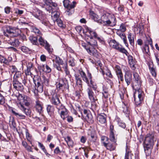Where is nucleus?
Returning a JSON list of instances; mask_svg holds the SVG:
<instances>
[{
	"label": "nucleus",
	"mask_w": 159,
	"mask_h": 159,
	"mask_svg": "<svg viewBox=\"0 0 159 159\" xmlns=\"http://www.w3.org/2000/svg\"><path fill=\"white\" fill-rule=\"evenodd\" d=\"M154 141V135L153 133L147 134L143 142V147L147 156H149L151 153Z\"/></svg>",
	"instance_id": "nucleus-1"
},
{
	"label": "nucleus",
	"mask_w": 159,
	"mask_h": 159,
	"mask_svg": "<svg viewBox=\"0 0 159 159\" xmlns=\"http://www.w3.org/2000/svg\"><path fill=\"white\" fill-rule=\"evenodd\" d=\"M90 40L88 42L89 44L86 45L85 43H84L82 45V46L90 55L98 58V57L100 56V54L97 52L95 48L97 46V42L92 37H90Z\"/></svg>",
	"instance_id": "nucleus-2"
},
{
	"label": "nucleus",
	"mask_w": 159,
	"mask_h": 159,
	"mask_svg": "<svg viewBox=\"0 0 159 159\" xmlns=\"http://www.w3.org/2000/svg\"><path fill=\"white\" fill-rule=\"evenodd\" d=\"M116 19L114 16L109 13L103 15L101 19H99L98 23L105 26L115 25L116 24Z\"/></svg>",
	"instance_id": "nucleus-3"
},
{
	"label": "nucleus",
	"mask_w": 159,
	"mask_h": 159,
	"mask_svg": "<svg viewBox=\"0 0 159 159\" xmlns=\"http://www.w3.org/2000/svg\"><path fill=\"white\" fill-rule=\"evenodd\" d=\"M31 13L33 16L40 20L42 23L44 25L47 26L48 25V22L46 16L41 11L36 10Z\"/></svg>",
	"instance_id": "nucleus-4"
},
{
	"label": "nucleus",
	"mask_w": 159,
	"mask_h": 159,
	"mask_svg": "<svg viewBox=\"0 0 159 159\" xmlns=\"http://www.w3.org/2000/svg\"><path fill=\"white\" fill-rule=\"evenodd\" d=\"M13 30L11 37L10 38V40H8V43L12 46L17 47L19 45V42L17 39H16L12 37H16L20 35L21 32L20 30L16 28L13 27Z\"/></svg>",
	"instance_id": "nucleus-5"
},
{
	"label": "nucleus",
	"mask_w": 159,
	"mask_h": 159,
	"mask_svg": "<svg viewBox=\"0 0 159 159\" xmlns=\"http://www.w3.org/2000/svg\"><path fill=\"white\" fill-rule=\"evenodd\" d=\"M63 4L64 7L68 9L66 12L67 14L70 16L73 13L74 11V7L76 4L75 2H73L72 3L68 0H64L63 1Z\"/></svg>",
	"instance_id": "nucleus-6"
},
{
	"label": "nucleus",
	"mask_w": 159,
	"mask_h": 159,
	"mask_svg": "<svg viewBox=\"0 0 159 159\" xmlns=\"http://www.w3.org/2000/svg\"><path fill=\"white\" fill-rule=\"evenodd\" d=\"M134 101L137 106H139L143 100L144 97L143 92L141 89H139L136 91L134 95Z\"/></svg>",
	"instance_id": "nucleus-7"
},
{
	"label": "nucleus",
	"mask_w": 159,
	"mask_h": 159,
	"mask_svg": "<svg viewBox=\"0 0 159 159\" xmlns=\"http://www.w3.org/2000/svg\"><path fill=\"white\" fill-rule=\"evenodd\" d=\"M109 43L110 47L117 50L121 52L125 53L126 55H127L128 52L127 50L123 48L121 45L117 43L115 40L114 39L111 40L109 41Z\"/></svg>",
	"instance_id": "nucleus-8"
},
{
	"label": "nucleus",
	"mask_w": 159,
	"mask_h": 159,
	"mask_svg": "<svg viewBox=\"0 0 159 159\" xmlns=\"http://www.w3.org/2000/svg\"><path fill=\"white\" fill-rule=\"evenodd\" d=\"M80 74L83 80L86 83L88 86H90L89 87L92 88L93 90H96L97 89V87L95 84L92 80H90V81L89 82L85 73L83 71H81Z\"/></svg>",
	"instance_id": "nucleus-9"
},
{
	"label": "nucleus",
	"mask_w": 159,
	"mask_h": 159,
	"mask_svg": "<svg viewBox=\"0 0 159 159\" xmlns=\"http://www.w3.org/2000/svg\"><path fill=\"white\" fill-rule=\"evenodd\" d=\"M46 9L47 11H49L50 9V10L52 11L51 12V17L55 23L56 20L59 19V16L60 15V13L59 9H56V11H53V10H52V8L50 7H49V8L48 9L47 7H46Z\"/></svg>",
	"instance_id": "nucleus-10"
},
{
	"label": "nucleus",
	"mask_w": 159,
	"mask_h": 159,
	"mask_svg": "<svg viewBox=\"0 0 159 159\" xmlns=\"http://www.w3.org/2000/svg\"><path fill=\"white\" fill-rule=\"evenodd\" d=\"M38 68L40 71L44 72L46 73H48L51 71V69L48 65L43 64H38Z\"/></svg>",
	"instance_id": "nucleus-11"
},
{
	"label": "nucleus",
	"mask_w": 159,
	"mask_h": 159,
	"mask_svg": "<svg viewBox=\"0 0 159 159\" xmlns=\"http://www.w3.org/2000/svg\"><path fill=\"white\" fill-rule=\"evenodd\" d=\"M85 30H84L83 32L84 33H85L88 36L89 35L88 33L90 35L89 36L90 38V37H92L93 36H94L96 38H98V39H100L99 38L97 37V33L91 30V29L88 27H86L85 28Z\"/></svg>",
	"instance_id": "nucleus-12"
},
{
	"label": "nucleus",
	"mask_w": 159,
	"mask_h": 159,
	"mask_svg": "<svg viewBox=\"0 0 159 159\" xmlns=\"http://www.w3.org/2000/svg\"><path fill=\"white\" fill-rule=\"evenodd\" d=\"M85 30H84L83 32L84 33H85L88 36L89 35L88 33L90 35L89 36L90 38V37H92L93 36H94L96 38H98V39H100L99 38L97 37V33L91 30V29L88 27H86L85 28Z\"/></svg>",
	"instance_id": "nucleus-13"
},
{
	"label": "nucleus",
	"mask_w": 159,
	"mask_h": 159,
	"mask_svg": "<svg viewBox=\"0 0 159 159\" xmlns=\"http://www.w3.org/2000/svg\"><path fill=\"white\" fill-rule=\"evenodd\" d=\"M86 92L88 94L89 99L91 101L93 102H95V101L97 100V99L96 97H95V98L94 93L91 88L88 87L86 89Z\"/></svg>",
	"instance_id": "nucleus-14"
},
{
	"label": "nucleus",
	"mask_w": 159,
	"mask_h": 159,
	"mask_svg": "<svg viewBox=\"0 0 159 159\" xmlns=\"http://www.w3.org/2000/svg\"><path fill=\"white\" fill-rule=\"evenodd\" d=\"M21 81H13V84L14 88L16 90L22 91L24 89V86L20 82Z\"/></svg>",
	"instance_id": "nucleus-15"
},
{
	"label": "nucleus",
	"mask_w": 159,
	"mask_h": 159,
	"mask_svg": "<svg viewBox=\"0 0 159 159\" xmlns=\"http://www.w3.org/2000/svg\"><path fill=\"white\" fill-rule=\"evenodd\" d=\"M119 29L117 30L116 32V34L118 35L123 41L124 43L127 47H128V44L127 42L126 37L125 34Z\"/></svg>",
	"instance_id": "nucleus-16"
},
{
	"label": "nucleus",
	"mask_w": 159,
	"mask_h": 159,
	"mask_svg": "<svg viewBox=\"0 0 159 159\" xmlns=\"http://www.w3.org/2000/svg\"><path fill=\"white\" fill-rule=\"evenodd\" d=\"M125 81L128 86L132 81V74L129 71L126 72L125 75Z\"/></svg>",
	"instance_id": "nucleus-17"
},
{
	"label": "nucleus",
	"mask_w": 159,
	"mask_h": 159,
	"mask_svg": "<svg viewBox=\"0 0 159 159\" xmlns=\"http://www.w3.org/2000/svg\"><path fill=\"white\" fill-rule=\"evenodd\" d=\"M52 104L58 106L61 104V102L57 94H54L51 100Z\"/></svg>",
	"instance_id": "nucleus-18"
},
{
	"label": "nucleus",
	"mask_w": 159,
	"mask_h": 159,
	"mask_svg": "<svg viewBox=\"0 0 159 159\" xmlns=\"http://www.w3.org/2000/svg\"><path fill=\"white\" fill-rule=\"evenodd\" d=\"M10 111H11L13 115H14L18 118L21 119H24L25 118V116L21 114H19L16 111L12 108L10 109Z\"/></svg>",
	"instance_id": "nucleus-19"
},
{
	"label": "nucleus",
	"mask_w": 159,
	"mask_h": 159,
	"mask_svg": "<svg viewBox=\"0 0 159 159\" xmlns=\"http://www.w3.org/2000/svg\"><path fill=\"white\" fill-rule=\"evenodd\" d=\"M106 116L103 114H99L98 115L97 120L101 124H104L106 122Z\"/></svg>",
	"instance_id": "nucleus-20"
},
{
	"label": "nucleus",
	"mask_w": 159,
	"mask_h": 159,
	"mask_svg": "<svg viewBox=\"0 0 159 159\" xmlns=\"http://www.w3.org/2000/svg\"><path fill=\"white\" fill-rule=\"evenodd\" d=\"M13 27L8 26L7 27L6 31L4 33V35L7 37H11V35L13 31Z\"/></svg>",
	"instance_id": "nucleus-21"
},
{
	"label": "nucleus",
	"mask_w": 159,
	"mask_h": 159,
	"mask_svg": "<svg viewBox=\"0 0 159 159\" xmlns=\"http://www.w3.org/2000/svg\"><path fill=\"white\" fill-rule=\"evenodd\" d=\"M21 74V71H18L16 72L14 75L13 81H21L23 77Z\"/></svg>",
	"instance_id": "nucleus-22"
},
{
	"label": "nucleus",
	"mask_w": 159,
	"mask_h": 159,
	"mask_svg": "<svg viewBox=\"0 0 159 159\" xmlns=\"http://www.w3.org/2000/svg\"><path fill=\"white\" fill-rule=\"evenodd\" d=\"M133 156V154L131 153V151L130 150V149L126 146L124 159H132Z\"/></svg>",
	"instance_id": "nucleus-23"
},
{
	"label": "nucleus",
	"mask_w": 159,
	"mask_h": 159,
	"mask_svg": "<svg viewBox=\"0 0 159 159\" xmlns=\"http://www.w3.org/2000/svg\"><path fill=\"white\" fill-rule=\"evenodd\" d=\"M83 116L85 117V119L87 121L89 122H92L93 121L92 119L93 117L92 115L88 113V111L86 110H84Z\"/></svg>",
	"instance_id": "nucleus-24"
},
{
	"label": "nucleus",
	"mask_w": 159,
	"mask_h": 159,
	"mask_svg": "<svg viewBox=\"0 0 159 159\" xmlns=\"http://www.w3.org/2000/svg\"><path fill=\"white\" fill-rule=\"evenodd\" d=\"M35 107L37 111L39 113H40L43 109V105L42 102L39 100H36L35 102Z\"/></svg>",
	"instance_id": "nucleus-25"
},
{
	"label": "nucleus",
	"mask_w": 159,
	"mask_h": 159,
	"mask_svg": "<svg viewBox=\"0 0 159 159\" xmlns=\"http://www.w3.org/2000/svg\"><path fill=\"white\" fill-rule=\"evenodd\" d=\"M57 89L58 90H62L64 88L65 83L62 80H60L59 82L56 83Z\"/></svg>",
	"instance_id": "nucleus-26"
},
{
	"label": "nucleus",
	"mask_w": 159,
	"mask_h": 159,
	"mask_svg": "<svg viewBox=\"0 0 159 159\" xmlns=\"http://www.w3.org/2000/svg\"><path fill=\"white\" fill-rule=\"evenodd\" d=\"M19 107L20 109L24 112L26 115L27 116L30 115L31 113V111L28 108H25L22 104H20Z\"/></svg>",
	"instance_id": "nucleus-27"
},
{
	"label": "nucleus",
	"mask_w": 159,
	"mask_h": 159,
	"mask_svg": "<svg viewBox=\"0 0 159 159\" xmlns=\"http://www.w3.org/2000/svg\"><path fill=\"white\" fill-rule=\"evenodd\" d=\"M134 31L138 34L142 35L143 32V27L142 25H138L134 27Z\"/></svg>",
	"instance_id": "nucleus-28"
},
{
	"label": "nucleus",
	"mask_w": 159,
	"mask_h": 159,
	"mask_svg": "<svg viewBox=\"0 0 159 159\" xmlns=\"http://www.w3.org/2000/svg\"><path fill=\"white\" fill-rule=\"evenodd\" d=\"M104 147H105L107 150H109L110 151H113L115 150L116 148L115 144L111 143L109 142L104 146Z\"/></svg>",
	"instance_id": "nucleus-29"
},
{
	"label": "nucleus",
	"mask_w": 159,
	"mask_h": 159,
	"mask_svg": "<svg viewBox=\"0 0 159 159\" xmlns=\"http://www.w3.org/2000/svg\"><path fill=\"white\" fill-rule=\"evenodd\" d=\"M128 38L129 42V43L132 46L134 45V35L131 33H129L128 34Z\"/></svg>",
	"instance_id": "nucleus-30"
},
{
	"label": "nucleus",
	"mask_w": 159,
	"mask_h": 159,
	"mask_svg": "<svg viewBox=\"0 0 159 159\" xmlns=\"http://www.w3.org/2000/svg\"><path fill=\"white\" fill-rule=\"evenodd\" d=\"M32 66V64L31 63L30 64V66H27V69L25 71V73L26 75H30L32 78L33 77V75L31 72V67Z\"/></svg>",
	"instance_id": "nucleus-31"
},
{
	"label": "nucleus",
	"mask_w": 159,
	"mask_h": 159,
	"mask_svg": "<svg viewBox=\"0 0 159 159\" xmlns=\"http://www.w3.org/2000/svg\"><path fill=\"white\" fill-rule=\"evenodd\" d=\"M47 110L48 115L51 116L53 114L54 111V107L50 105H47Z\"/></svg>",
	"instance_id": "nucleus-32"
},
{
	"label": "nucleus",
	"mask_w": 159,
	"mask_h": 159,
	"mask_svg": "<svg viewBox=\"0 0 159 159\" xmlns=\"http://www.w3.org/2000/svg\"><path fill=\"white\" fill-rule=\"evenodd\" d=\"M133 75L134 79V81L138 84V85H140L141 84V82L140 80V77L138 74L135 72H133Z\"/></svg>",
	"instance_id": "nucleus-33"
},
{
	"label": "nucleus",
	"mask_w": 159,
	"mask_h": 159,
	"mask_svg": "<svg viewBox=\"0 0 159 159\" xmlns=\"http://www.w3.org/2000/svg\"><path fill=\"white\" fill-rule=\"evenodd\" d=\"M89 15L90 17L92 19L94 20V21L98 22L99 18L98 16L93 11H90Z\"/></svg>",
	"instance_id": "nucleus-34"
},
{
	"label": "nucleus",
	"mask_w": 159,
	"mask_h": 159,
	"mask_svg": "<svg viewBox=\"0 0 159 159\" xmlns=\"http://www.w3.org/2000/svg\"><path fill=\"white\" fill-rule=\"evenodd\" d=\"M22 80V82L24 85L28 89H29L31 87V84L30 80L28 81L26 80L25 78L24 77L23 78H22V80Z\"/></svg>",
	"instance_id": "nucleus-35"
},
{
	"label": "nucleus",
	"mask_w": 159,
	"mask_h": 159,
	"mask_svg": "<svg viewBox=\"0 0 159 159\" xmlns=\"http://www.w3.org/2000/svg\"><path fill=\"white\" fill-rule=\"evenodd\" d=\"M30 98L26 96H25L23 98V99L22 100L21 103H23L26 106H28L30 105Z\"/></svg>",
	"instance_id": "nucleus-36"
},
{
	"label": "nucleus",
	"mask_w": 159,
	"mask_h": 159,
	"mask_svg": "<svg viewBox=\"0 0 159 159\" xmlns=\"http://www.w3.org/2000/svg\"><path fill=\"white\" fill-rule=\"evenodd\" d=\"M65 140L69 147H72L74 146V142L70 137H67L65 139Z\"/></svg>",
	"instance_id": "nucleus-37"
},
{
	"label": "nucleus",
	"mask_w": 159,
	"mask_h": 159,
	"mask_svg": "<svg viewBox=\"0 0 159 159\" xmlns=\"http://www.w3.org/2000/svg\"><path fill=\"white\" fill-rule=\"evenodd\" d=\"M23 13V11L20 10L18 8H15L14 10L13 15L17 16H19Z\"/></svg>",
	"instance_id": "nucleus-38"
},
{
	"label": "nucleus",
	"mask_w": 159,
	"mask_h": 159,
	"mask_svg": "<svg viewBox=\"0 0 159 159\" xmlns=\"http://www.w3.org/2000/svg\"><path fill=\"white\" fill-rule=\"evenodd\" d=\"M109 139L106 136H103L101 137V141L102 145L105 146L109 142Z\"/></svg>",
	"instance_id": "nucleus-39"
},
{
	"label": "nucleus",
	"mask_w": 159,
	"mask_h": 159,
	"mask_svg": "<svg viewBox=\"0 0 159 159\" xmlns=\"http://www.w3.org/2000/svg\"><path fill=\"white\" fill-rule=\"evenodd\" d=\"M29 39L33 44L37 45L38 43L37 42V38L36 37L31 36L29 37Z\"/></svg>",
	"instance_id": "nucleus-40"
},
{
	"label": "nucleus",
	"mask_w": 159,
	"mask_h": 159,
	"mask_svg": "<svg viewBox=\"0 0 159 159\" xmlns=\"http://www.w3.org/2000/svg\"><path fill=\"white\" fill-rule=\"evenodd\" d=\"M56 63L57 64L60 66H62V67L66 66V62H64L62 60H56Z\"/></svg>",
	"instance_id": "nucleus-41"
},
{
	"label": "nucleus",
	"mask_w": 159,
	"mask_h": 159,
	"mask_svg": "<svg viewBox=\"0 0 159 159\" xmlns=\"http://www.w3.org/2000/svg\"><path fill=\"white\" fill-rule=\"evenodd\" d=\"M39 41L40 43V44L41 45L44 47L48 43L47 41L44 39L42 37L40 36L39 39Z\"/></svg>",
	"instance_id": "nucleus-42"
},
{
	"label": "nucleus",
	"mask_w": 159,
	"mask_h": 159,
	"mask_svg": "<svg viewBox=\"0 0 159 159\" xmlns=\"http://www.w3.org/2000/svg\"><path fill=\"white\" fill-rule=\"evenodd\" d=\"M136 62V60H129V63L131 68L133 70L135 69L134 66Z\"/></svg>",
	"instance_id": "nucleus-43"
},
{
	"label": "nucleus",
	"mask_w": 159,
	"mask_h": 159,
	"mask_svg": "<svg viewBox=\"0 0 159 159\" xmlns=\"http://www.w3.org/2000/svg\"><path fill=\"white\" fill-rule=\"evenodd\" d=\"M67 110L65 111H60V115L61 118L64 120L67 116Z\"/></svg>",
	"instance_id": "nucleus-44"
},
{
	"label": "nucleus",
	"mask_w": 159,
	"mask_h": 159,
	"mask_svg": "<svg viewBox=\"0 0 159 159\" xmlns=\"http://www.w3.org/2000/svg\"><path fill=\"white\" fill-rule=\"evenodd\" d=\"M56 22L59 26L62 28H65V25L63 24L62 21L60 19H59L55 21Z\"/></svg>",
	"instance_id": "nucleus-45"
},
{
	"label": "nucleus",
	"mask_w": 159,
	"mask_h": 159,
	"mask_svg": "<svg viewBox=\"0 0 159 159\" xmlns=\"http://www.w3.org/2000/svg\"><path fill=\"white\" fill-rule=\"evenodd\" d=\"M56 107L58 110V112H60L61 111H65L67 109L66 108L65 106L60 104L59 105L57 106Z\"/></svg>",
	"instance_id": "nucleus-46"
},
{
	"label": "nucleus",
	"mask_w": 159,
	"mask_h": 159,
	"mask_svg": "<svg viewBox=\"0 0 159 159\" xmlns=\"http://www.w3.org/2000/svg\"><path fill=\"white\" fill-rule=\"evenodd\" d=\"M109 138L110 140L114 142H116V139L114 136V132H110Z\"/></svg>",
	"instance_id": "nucleus-47"
},
{
	"label": "nucleus",
	"mask_w": 159,
	"mask_h": 159,
	"mask_svg": "<svg viewBox=\"0 0 159 159\" xmlns=\"http://www.w3.org/2000/svg\"><path fill=\"white\" fill-rule=\"evenodd\" d=\"M91 62L94 64L95 66H99L101 67L102 64L100 60H91Z\"/></svg>",
	"instance_id": "nucleus-48"
},
{
	"label": "nucleus",
	"mask_w": 159,
	"mask_h": 159,
	"mask_svg": "<svg viewBox=\"0 0 159 159\" xmlns=\"http://www.w3.org/2000/svg\"><path fill=\"white\" fill-rule=\"evenodd\" d=\"M44 47L49 53L52 52L53 49L48 43Z\"/></svg>",
	"instance_id": "nucleus-49"
},
{
	"label": "nucleus",
	"mask_w": 159,
	"mask_h": 159,
	"mask_svg": "<svg viewBox=\"0 0 159 159\" xmlns=\"http://www.w3.org/2000/svg\"><path fill=\"white\" fill-rule=\"evenodd\" d=\"M37 88L38 89L39 93H41L43 91V87L42 84L40 83L39 82H37L36 85Z\"/></svg>",
	"instance_id": "nucleus-50"
},
{
	"label": "nucleus",
	"mask_w": 159,
	"mask_h": 159,
	"mask_svg": "<svg viewBox=\"0 0 159 159\" xmlns=\"http://www.w3.org/2000/svg\"><path fill=\"white\" fill-rule=\"evenodd\" d=\"M80 90V91H76L74 93L75 97L77 99H79L81 96L80 95L81 89Z\"/></svg>",
	"instance_id": "nucleus-51"
},
{
	"label": "nucleus",
	"mask_w": 159,
	"mask_h": 159,
	"mask_svg": "<svg viewBox=\"0 0 159 159\" xmlns=\"http://www.w3.org/2000/svg\"><path fill=\"white\" fill-rule=\"evenodd\" d=\"M117 121L118 124L119 126L123 129H125V128L126 125L125 124L122 120H119Z\"/></svg>",
	"instance_id": "nucleus-52"
},
{
	"label": "nucleus",
	"mask_w": 159,
	"mask_h": 159,
	"mask_svg": "<svg viewBox=\"0 0 159 159\" xmlns=\"http://www.w3.org/2000/svg\"><path fill=\"white\" fill-rule=\"evenodd\" d=\"M5 102V98L0 93V104L3 105Z\"/></svg>",
	"instance_id": "nucleus-53"
},
{
	"label": "nucleus",
	"mask_w": 159,
	"mask_h": 159,
	"mask_svg": "<svg viewBox=\"0 0 159 159\" xmlns=\"http://www.w3.org/2000/svg\"><path fill=\"white\" fill-rule=\"evenodd\" d=\"M38 145L41 148V149L43 150V152L46 154H47L48 153L47 152V150L45 149L44 146L41 143H40L39 142H38Z\"/></svg>",
	"instance_id": "nucleus-54"
},
{
	"label": "nucleus",
	"mask_w": 159,
	"mask_h": 159,
	"mask_svg": "<svg viewBox=\"0 0 159 159\" xmlns=\"http://www.w3.org/2000/svg\"><path fill=\"white\" fill-rule=\"evenodd\" d=\"M21 50L24 52L28 53L29 52V49L26 47L25 46H22L20 48Z\"/></svg>",
	"instance_id": "nucleus-55"
},
{
	"label": "nucleus",
	"mask_w": 159,
	"mask_h": 159,
	"mask_svg": "<svg viewBox=\"0 0 159 159\" xmlns=\"http://www.w3.org/2000/svg\"><path fill=\"white\" fill-rule=\"evenodd\" d=\"M123 105H122L123 108L124 109L123 110V111L124 112H126V111L128 110V108L129 107V104L128 103H127L125 102H123Z\"/></svg>",
	"instance_id": "nucleus-56"
},
{
	"label": "nucleus",
	"mask_w": 159,
	"mask_h": 159,
	"mask_svg": "<svg viewBox=\"0 0 159 159\" xmlns=\"http://www.w3.org/2000/svg\"><path fill=\"white\" fill-rule=\"evenodd\" d=\"M25 95H23L22 94H19L17 97V98L18 100L20 101V104H21V102H22V100L23 99V98Z\"/></svg>",
	"instance_id": "nucleus-57"
},
{
	"label": "nucleus",
	"mask_w": 159,
	"mask_h": 159,
	"mask_svg": "<svg viewBox=\"0 0 159 159\" xmlns=\"http://www.w3.org/2000/svg\"><path fill=\"white\" fill-rule=\"evenodd\" d=\"M42 77L43 80V82L44 83V84L46 85H48L49 81L48 79L46 78L44 76H43Z\"/></svg>",
	"instance_id": "nucleus-58"
},
{
	"label": "nucleus",
	"mask_w": 159,
	"mask_h": 159,
	"mask_svg": "<svg viewBox=\"0 0 159 159\" xmlns=\"http://www.w3.org/2000/svg\"><path fill=\"white\" fill-rule=\"evenodd\" d=\"M96 138L95 135L93 134H91L90 135V136L89 139L91 141L93 142H95L96 140Z\"/></svg>",
	"instance_id": "nucleus-59"
},
{
	"label": "nucleus",
	"mask_w": 159,
	"mask_h": 159,
	"mask_svg": "<svg viewBox=\"0 0 159 159\" xmlns=\"http://www.w3.org/2000/svg\"><path fill=\"white\" fill-rule=\"evenodd\" d=\"M149 70L152 76L154 77H156L157 74L155 68H154L152 69H149Z\"/></svg>",
	"instance_id": "nucleus-60"
},
{
	"label": "nucleus",
	"mask_w": 159,
	"mask_h": 159,
	"mask_svg": "<svg viewBox=\"0 0 159 159\" xmlns=\"http://www.w3.org/2000/svg\"><path fill=\"white\" fill-rule=\"evenodd\" d=\"M119 30L123 32L125 31L126 30L125 25L123 24H121L120 25V29Z\"/></svg>",
	"instance_id": "nucleus-61"
},
{
	"label": "nucleus",
	"mask_w": 159,
	"mask_h": 159,
	"mask_svg": "<svg viewBox=\"0 0 159 159\" xmlns=\"http://www.w3.org/2000/svg\"><path fill=\"white\" fill-rule=\"evenodd\" d=\"M10 123H11L12 126L15 128L16 127V124L14 119L13 118L12 119H10Z\"/></svg>",
	"instance_id": "nucleus-62"
},
{
	"label": "nucleus",
	"mask_w": 159,
	"mask_h": 159,
	"mask_svg": "<svg viewBox=\"0 0 159 159\" xmlns=\"http://www.w3.org/2000/svg\"><path fill=\"white\" fill-rule=\"evenodd\" d=\"M148 66L149 69L154 68V65L152 60H150L148 63Z\"/></svg>",
	"instance_id": "nucleus-63"
},
{
	"label": "nucleus",
	"mask_w": 159,
	"mask_h": 159,
	"mask_svg": "<svg viewBox=\"0 0 159 159\" xmlns=\"http://www.w3.org/2000/svg\"><path fill=\"white\" fill-rule=\"evenodd\" d=\"M11 72L12 73H15L18 72L17 71V69L16 67L14 66H12L11 67V68L10 70Z\"/></svg>",
	"instance_id": "nucleus-64"
}]
</instances>
